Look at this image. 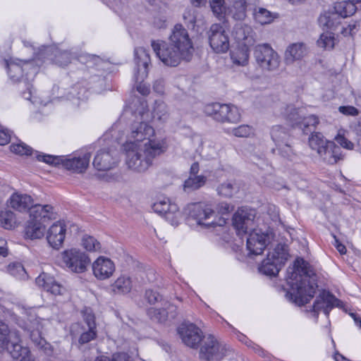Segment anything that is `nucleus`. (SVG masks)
I'll list each match as a JSON object with an SVG mask.
<instances>
[{"label":"nucleus","instance_id":"nucleus-7","mask_svg":"<svg viewBox=\"0 0 361 361\" xmlns=\"http://www.w3.org/2000/svg\"><path fill=\"white\" fill-rule=\"evenodd\" d=\"M254 56L257 63L264 71H274L279 66L280 57L268 44L257 45Z\"/></svg>","mask_w":361,"mask_h":361},{"label":"nucleus","instance_id":"nucleus-29","mask_svg":"<svg viewBox=\"0 0 361 361\" xmlns=\"http://www.w3.org/2000/svg\"><path fill=\"white\" fill-rule=\"evenodd\" d=\"M33 204V199L26 194L15 193L10 197L11 207L19 212H30V208Z\"/></svg>","mask_w":361,"mask_h":361},{"label":"nucleus","instance_id":"nucleus-48","mask_svg":"<svg viewBox=\"0 0 361 361\" xmlns=\"http://www.w3.org/2000/svg\"><path fill=\"white\" fill-rule=\"evenodd\" d=\"M232 134L238 137H248L254 135L255 130L250 125H240L236 128H233L231 130Z\"/></svg>","mask_w":361,"mask_h":361},{"label":"nucleus","instance_id":"nucleus-19","mask_svg":"<svg viewBox=\"0 0 361 361\" xmlns=\"http://www.w3.org/2000/svg\"><path fill=\"white\" fill-rule=\"evenodd\" d=\"M13 339L9 341L7 349L13 359L19 361H31L30 352L27 347L20 344L21 340L19 333H13Z\"/></svg>","mask_w":361,"mask_h":361},{"label":"nucleus","instance_id":"nucleus-24","mask_svg":"<svg viewBox=\"0 0 361 361\" xmlns=\"http://www.w3.org/2000/svg\"><path fill=\"white\" fill-rule=\"evenodd\" d=\"M42 321L44 319L35 317L28 319L24 326H20L27 333L34 344L37 346H43L44 343V340L41 336V330L43 326Z\"/></svg>","mask_w":361,"mask_h":361},{"label":"nucleus","instance_id":"nucleus-42","mask_svg":"<svg viewBox=\"0 0 361 361\" xmlns=\"http://www.w3.org/2000/svg\"><path fill=\"white\" fill-rule=\"evenodd\" d=\"M13 333H18V331L11 329L5 322L0 319V347L9 344V341L14 337L12 336Z\"/></svg>","mask_w":361,"mask_h":361},{"label":"nucleus","instance_id":"nucleus-58","mask_svg":"<svg viewBox=\"0 0 361 361\" xmlns=\"http://www.w3.org/2000/svg\"><path fill=\"white\" fill-rule=\"evenodd\" d=\"M97 336L96 329H88L87 331H84L79 338V343L80 344L87 343L90 341L94 340Z\"/></svg>","mask_w":361,"mask_h":361},{"label":"nucleus","instance_id":"nucleus-30","mask_svg":"<svg viewBox=\"0 0 361 361\" xmlns=\"http://www.w3.org/2000/svg\"><path fill=\"white\" fill-rule=\"evenodd\" d=\"M341 18L333 8L324 11L319 17L318 22L321 27L328 30H334L340 25Z\"/></svg>","mask_w":361,"mask_h":361},{"label":"nucleus","instance_id":"nucleus-45","mask_svg":"<svg viewBox=\"0 0 361 361\" xmlns=\"http://www.w3.org/2000/svg\"><path fill=\"white\" fill-rule=\"evenodd\" d=\"M254 17L255 20L261 25L270 23L274 19L272 13L263 8H259L258 10H255Z\"/></svg>","mask_w":361,"mask_h":361},{"label":"nucleus","instance_id":"nucleus-1","mask_svg":"<svg viewBox=\"0 0 361 361\" xmlns=\"http://www.w3.org/2000/svg\"><path fill=\"white\" fill-rule=\"evenodd\" d=\"M154 130L145 122L132 124L127 140L123 144L126 163L128 167L137 172H145L152 164L154 158L166 151L164 140H150Z\"/></svg>","mask_w":361,"mask_h":361},{"label":"nucleus","instance_id":"nucleus-64","mask_svg":"<svg viewBox=\"0 0 361 361\" xmlns=\"http://www.w3.org/2000/svg\"><path fill=\"white\" fill-rule=\"evenodd\" d=\"M267 212L270 215L272 221H277L279 220V212L276 206H269Z\"/></svg>","mask_w":361,"mask_h":361},{"label":"nucleus","instance_id":"nucleus-21","mask_svg":"<svg viewBox=\"0 0 361 361\" xmlns=\"http://www.w3.org/2000/svg\"><path fill=\"white\" fill-rule=\"evenodd\" d=\"M135 63L137 65V73L135 75L136 82L143 80L148 74V66L150 63V57L147 50L143 47H137L135 49Z\"/></svg>","mask_w":361,"mask_h":361},{"label":"nucleus","instance_id":"nucleus-31","mask_svg":"<svg viewBox=\"0 0 361 361\" xmlns=\"http://www.w3.org/2000/svg\"><path fill=\"white\" fill-rule=\"evenodd\" d=\"M250 49L248 47L238 45L231 53L232 62L237 66H245L249 61Z\"/></svg>","mask_w":361,"mask_h":361},{"label":"nucleus","instance_id":"nucleus-2","mask_svg":"<svg viewBox=\"0 0 361 361\" xmlns=\"http://www.w3.org/2000/svg\"><path fill=\"white\" fill-rule=\"evenodd\" d=\"M151 44L159 60L171 67L177 66L181 61H190L194 51L188 32L180 24L173 27L168 42L152 40Z\"/></svg>","mask_w":361,"mask_h":361},{"label":"nucleus","instance_id":"nucleus-57","mask_svg":"<svg viewBox=\"0 0 361 361\" xmlns=\"http://www.w3.org/2000/svg\"><path fill=\"white\" fill-rule=\"evenodd\" d=\"M83 318L85 323L86 324L87 329H96L97 325L95 322V317L90 309H86L83 312Z\"/></svg>","mask_w":361,"mask_h":361},{"label":"nucleus","instance_id":"nucleus-23","mask_svg":"<svg viewBox=\"0 0 361 361\" xmlns=\"http://www.w3.org/2000/svg\"><path fill=\"white\" fill-rule=\"evenodd\" d=\"M337 301L338 300L334 295L329 292L324 290L317 297L312 307V310L316 314L323 312L328 316Z\"/></svg>","mask_w":361,"mask_h":361},{"label":"nucleus","instance_id":"nucleus-17","mask_svg":"<svg viewBox=\"0 0 361 361\" xmlns=\"http://www.w3.org/2000/svg\"><path fill=\"white\" fill-rule=\"evenodd\" d=\"M92 268L94 276L100 281L111 277L116 269L114 262L104 256L99 257L92 263Z\"/></svg>","mask_w":361,"mask_h":361},{"label":"nucleus","instance_id":"nucleus-43","mask_svg":"<svg viewBox=\"0 0 361 361\" xmlns=\"http://www.w3.org/2000/svg\"><path fill=\"white\" fill-rule=\"evenodd\" d=\"M239 190V187L235 183L226 182L221 184L217 188L219 195L225 197H231Z\"/></svg>","mask_w":361,"mask_h":361},{"label":"nucleus","instance_id":"nucleus-13","mask_svg":"<svg viewBox=\"0 0 361 361\" xmlns=\"http://www.w3.org/2000/svg\"><path fill=\"white\" fill-rule=\"evenodd\" d=\"M255 212L247 207H241L234 214L233 225L238 235H245L248 230L252 229Z\"/></svg>","mask_w":361,"mask_h":361},{"label":"nucleus","instance_id":"nucleus-55","mask_svg":"<svg viewBox=\"0 0 361 361\" xmlns=\"http://www.w3.org/2000/svg\"><path fill=\"white\" fill-rule=\"evenodd\" d=\"M10 147L11 152L19 155H30L32 154V148L22 142L17 144L13 143Z\"/></svg>","mask_w":361,"mask_h":361},{"label":"nucleus","instance_id":"nucleus-56","mask_svg":"<svg viewBox=\"0 0 361 361\" xmlns=\"http://www.w3.org/2000/svg\"><path fill=\"white\" fill-rule=\"evenodd\" d=\"M209 4L215 15L220 16L226 12L225 0H209Z\"/></svg>","mask_w":361,"mask_h":361},{"label":"nucleus","instance_id":"nucleus-9","mask_svg":"<svg viewBox=\"0 0 361 361\" xmlns=\"http://www.w3.org/2000/svg\"><path fill=\"white\" fill-rule=\"evenodd\" d=\"M62 260L66 267L71 271L78 274L85 272L90 263L88 255L76 248L63 251Z\"/></svg>","mask_w":361,"mask_h":361},{"label":"nucleus","instance_id":"nucleus-41","mask_svg":"<svg viewBox=\"0 0 361 361\" xmlns=\"http://www.w3.org/2000/svg\"><path fill=\"white\" fill-rule=\"evenodd\" d=\"M153 118L161 123L166 122L169 114L166 104L161 100H156L152 111Z\"/></svg>","mask_w":361,"mask_h":361},{"label":"nucleus","instance_id":"nucleus-18","mask_svg":"<svg viewBox=\"0 0 361 361\" xmlns=\"http://www.w3.org/2000/svg\"><path fill=\"white\" fill-rule=\"evenodd\" d=\"M91 154L90 152H81L68 157H63L62 165L65 169L75 173H83L87 168Z\"/></svg>","mask_w":361,"mask_h":361},{"label":"nucleus","instance_id":"nucleus-33","mask_svg":"<svg viewBox=\"0 0 361 361\" xmlns=\"http://www.w3.org/2000/svg\"><path fill=\"white\" fill-rule=\"evenodd\" d=\"M45 226L42 222L30 219L25 227V234L30 239H39L44 236Z\"/></svg>","mask_w":361,"mask_h":361},{"label":"nucleus","instance_id":"nucleus-47","mask_svg":"<svg viewBox=\"0 0 361 361\" xmlns=\"http://www.w3.org/2000/svg\"><path fill=\"white\" fill-rule=\"evenodd\" d=\"M8 271L11 275L17 279H24L27 276L24 267L18 262L10 264L8 266Z\"/></svg>","mask_w":361,"mask_h":361},{"label":"nucleus","instance_id":"nucleus-38","mask_svg":"<svg viewBox=\"0 0 361 361\" xmlns=\"http://www.w3.org/2000/svg\"><path fill=\"white\" fill-rule=\"evenodd\" d=\"M272 152L288 161H293L296 157L291 140L276 145V147L272 149Z\"/></svg>","mask_w":361,"mask_h":361},{"label":"nucleus","instance_id":"nucleus-46","mask_svg":"<svg viewBox=\"0 0 361 361\" xmlns=\"http://www.w3.org/2000/svg\"><path fill=\"white\" fill-rule=\"evenodd\" d=\"M147 314L151 319L159 323L164 322L168 317V312L165 309L149 308Z\"/></svg>","mask_w":361,"mask_h":361},{"label":"nucleus","instance_id":"nucleus-62","mask_svg":"<svg viewBox=\"0 0 361 361\" xmlns=\"http://www.w3.org/2000/svg\"><path fill=\"white\" fill-rule=\"evenodd\" d=\"M145 297L150 304H154L161 299V295L157 292L152 290H147Z\"/></svg>","mask_w":361,"mask_h":361},{"label":"nucleus","instance_id":"nucleus-44","mask_svg":"<svg viewBox=\"0 0 361 361\" xmlns=\"http://www.w3.org/2000/svg\"><path fill=\"white\" fill-rule=\"evenodd\" d=\"M335 44L334 35L331 32H324L317 40V45L324 49H332Z\"/></svg>","mask_w":361,"mask_h":361},{"label":"nucleus","instance_id":"nucleus-27","mask_svg":"<svg viewBox=\"0 0 361 361\" xmlns=\"http://www.w3.org/2000/svg\"><path fill=\"white\" fill-rule=\"evenodd\" d=\"M318 155L328 164H335L343 159L341 147L333 141H330Z\"/></svg>","mask_w":361,"mask_h":361},{"label":"nucleus","instance_id":"nucleus-11","mask_svg":"<svg viewBox=\"0 0 361 361\" xmlns=\"http://www.w3.org/2000/svg\"><path fill=\"white\" fill-rule=\"evenodd\" d=\"M153 210L165 217L172 226H177L181 219V213L178 205L171 203L167 197L159 198L153 204Z\"/></svg>","mask_w":361,"mask_h":361},{"label":"nucleus","instance_id":"nucleus-22","mask_svg":"<svg viewBox=\"0 0 361 361\" xmlns=\"http://www.w3.org/2000/svg\"><path fill=\"white\" fill-rule=\"evenodd\" d=\"M66 226L64 223L58 221L54 223L47 231V240L54 249H59L65 239Z\"/></svg>","mask_w":361,"mask_h":361},{"label":"nucleus","instance_id":"nucleus-3","mask_svg":"<svg viewBox=\"0 0 361 361\" xmlns=\"http://www.w3.org/2000/svg\"><path fill=\"white\" fill-rule=\"evenodd\" d=\"M286 280L290 288L286 294L288 300L302 306L314 297L317 288V276L310 264L303 259H296L293 267L288 269Z\"/></svg>","mask_w":361,"mask_h":361},{"label":"nucleus","instance_id":"nucleus-60","mask_svg":"<svg viewBox=\"0 0 361 361\" xmlns=\"http://www.w3.org/2000/svg\"><path fill=\"white\" fill-rule=\"evenodd\" d=\"M359 26L360 25L358 22H352L348 25V27L343 29L342 34L345 36L353 35L357 31Z\"/></svg>","mask_w":361,"mask_h":361},{"label":"nucleus","instance_id":"nucleus-52","mask_svg":"<svg viewBox=\"0 0 361 361\" xmlns=\"http://www.w3.org/2000/svg\"><path fill=\"white\" fill-rule=\"evenodd\" d=\"M35 154L37 160L44 161L47 164L55 165L63 164V156H53L49 154H38L37 152H36Z\"/></svg>","mask_w":361,"mask_h":361},{"label":"nucleus","instance_id":"nucleus-50","mask_svg":"<svg viewBox=\"0 0 361 361\" xmlns=\"http://www.w3.org/2000/svg\"><path fill=\"white\" fill-rule=\"evenodd\" d=\"M319 123V118L315 115H310L308 116H302L300 122L298 124L300 128H301L305 133H307L306 132V129L310 127H315Z\"/></svg>","mask_w":361,"mask_h":361},{"label":"nucleus","instance_id":"nucleus-39","mask_svg":"<svg viewBox=\"0 0 361 361\" xmlns=\"http://www.w3.org/2000/svg\"><path fill=\"white\" fill-rule=\"evenodd\" d=\"M308 142L310 148L319 154L330 141L325 139L321 133L317 132L310 136Z\"/></svg>","mask_w":361,"mask_h":361},{"label":"nucleus","instance_id":"nucleus-40","mask_svg":"<svg viewBox=\"0 0 361 361\" xmlns=\"http://www.w3.org/2000/svg\"><path fill=\"white\" fill-rule=\"evenodd\" d=\"M207 182V177L203 175L189 176L184 182L183 189L185 192L198 190Z\"/></svg>","mask_w":361,"mask_h":361},{"label":"nucleus","instance_id":"nucleus-12","mask_svg":"<svg viewBox=\"0 0 361 361\" xmlns=\"http://www.w3.org/2000/svg\"><path fill=\"white\" fill-rule=\"evenodd\" d=\"M178 333L182 342L191 348H197L202 341V331L195 324L190 322H183L178 328Z\"/></svg>","mask_w":361,"mask_h":361},{"label":"nucleus","instance_id":"nucleus-34","mask_svg":"<svg viewBox=\"0 0 361 361\" xmlns=\"http://www.w3.org/2000/svg\"><path fill=\"white\" fill-rule=\"evenodd\" d=\"M332 8L338 14L341 18L351 16L357 10L356 6L350 0L336 2Z\"/></svg>","mask_w":361,"mask_h":361},{"label":"nucleus","instance_id":"nucleus-59","mask_svg":"<svg viewBox=\"0 0 361 361\" xmlns=\"http://www.w3.org/2000/svg\"><path fill=\"white\" fill-rule=\"evenodd\" d=\"M336 140L342 147L345 149H353L354 147V144L345 138L343 135H338L336 137Z\"/></svg>","mask_w":361,"mask_h":361},{"label":"nucleus","instance_id":"nucleus-51","mask_svg":"<svg viewBox=\"0 0 361 361\" xmlns=\"http://www.w3.org/2000/svg\"><path fill=\"white\" fill-rule=\"evenodd\" d=\"M14 223L15 215L11 211H5L0 214V224L4 228H11Z\"/></svg>","mask_w":361,"mask_h":361},{"label":"nucleus","instance_id":"nucleus-8","mask_svg":"<svg viewBox=\"0 0 361 361\" xmlns=\"http://www.w3.org/2000/svg\"><path fill=\"white\" fill-rule=\"evenodd\" d=\"M286 253L280 245L272 252H269L267 258L262 261L259 270L267 276H276L286 260Z\"/></svg>","mask_w":361,"mask_h":361},{"label":"nucleus","instance_id":"nucleus-10","mask_svg":"<svg viewBox=\"0 0 361 361\" xmlns=\"http://www.w3.org/2000/svg\"><path fill=\"white\" fill-rule=\"evenodd\" d=\"M34 63V61H25L23 63L6 61L7 73L13 81L25 79L29 82L33 80L39 70Z\"/></svg>","mask_w":361,"mask_h":361},{"label":"nucleus","instance_id":"nucleus-5","mask_svg":"<svg viewBox=\"0 0 361 361\" xmlns=\"http://www.w3.org/2000/svg\"><path fill=\"white\" fill-rule=\"evenodd\" d=\"M227 345L220 342L213 335L205 336L202 341L200 357L205 361H221L231 353Z\"/></svg>","mask_w":361,"mask_h":361},{"label":"nucleus","instance_id":"nucleus-14","mask_svg":"<svg viewBox=\"0 0 361 361\" xmlns=\"http://www.w3.org/2000/svg\"><path fill=\"white\" fill-rule=\"evenodd\" d=\"M209 44L216 53H225L229 49L228 36L219 24H213L208 32Z\"/></svg>","mask_w":361,"mask_h":361},{"label":"nucleus","instance_id":"nucleus-53","mask_svg":"<svg viewBox=\"0 0 361 361\" xmlns=\"http://www.w3.org/2000/svg\"><path fill=\"white\" fill-rule=\"evenodd\" d=\"M73 56L71 52L68 51H59L55 54L54 62L59 66H66L71 62Z\"/></svg>","mask_w":361,"mask_h":361},{"label":"nucleus","instance_id":"nucleus-61","mask_svg":"<svg viewBox=\"0 0 361 361\" xmlns=\"http://www.w3.org/2000/svg\"><path fill=\"white\" fill-rule=\"evenodd\" d=\"M338 111L347 116H357L359 111L353 106H341L338 108Z\"/></svg>","mask_w":361,"mask_h":361},{"label":"nucleus","instance_id":"nucleus-26","mask_svg":"<svg viewBox=\"0 0 361 361\" xmlns=\"http://www.w3.org/2000/svg\"><path fill=\"white\" fill-rule=\"evenodd\" d=\"M36 284L44 288V290L50 292L53 295H62L65 288L56 282L54 277L46 273L39 274L35 279Z\"/></svg>","mask_w":361,"mask_h":361},{"label":"nucleus","instance_id":"nucleus-35","mask_svg":"<svg viewBox=\"0 0 361 361\" xmlns=\"http://www.w3.org/2000/svg\"><path fill=\"white\" fill-rule=\"evenodd\" d=\"M306 54V47L303 43H294L286 51V60L293 61L301 59Z\"/></svg>","mask_w":361,"mask_h":361},{"label":"nucleus","instance_id":"nucleus-63","mask_svg":"<svg viewBox=\"0 0 361 361\" xmlns=\"http://www.w3.org/2000/svg\"><path fill=\"white\" fill-rule=\"evenodd\" d=\"M11 140V135L7 130L0 128V145H5Z\"/></svg>","mask_w":361,"mask_h":361},{"label":"nucleus","instance_id":"nucleus-15","mask_svg":"<svg viewBox=\"0 0 361 361\" xmlns=\"http://www.w3.org/2000/svg\"><path fill=\"white\" fill-rule=\"evenodd\" d=\"M270 242L269 235L259 230H253L247 238V249L250 255H261Z\"/></svg>","mask_w":361,"mask_h":361},{"label":"nucleus","instance_id":"nucleus-16","mask_svg":"<svg viewBox=\"0 0 361 361\" xmlns=\"http://www.w3.org/2000/svg\"><path fill=\"white\" fill-rule=\"evenodd\" d=\"M118 152L114 149H102L97 152L93 160V165L98 171H107L118 163Z\"/></svg>","mask_w":361,"mask_h":361},{"label":"nucleus","instance_id":"nucleus-49","mask_svg":"<svg viewBox=\"0 0 361 361\" xmlns=\"http://www.w3.org/2000/svg\"><path fill=\"white\" fill-rule=\"evenodd\" d=\"M82 245L87 251H97L101 248L100 243L90 235H85L82 238Z\"/></svg>","mask_w":361,"mask_h":361},{"label":"nucleus","instance_id":"nucleus-6","mask_svg":"<svg viewBox=\"0 0 361 361\" xmlns=\"http://www.w3.org/2000/svg\"><path fill=\"white\" fill-rule=\"evenodd\" d=\"M204 113L221 123H235L240 120V113L237 106L218 102L208 104L204 106Z\"/></svg>","mask_w":361,"mask_h":361},{"label":"nucleus","instance_id":"nucleus-36","mask_svg":"<svg viewBox=\"0 0 361 361\" xmlns=\"http://www.w3.org/2000/svg\"><path fill=\"white\" fill-rule=\"evenodd\" d=\"M270 135L275 145L291 140L288 130L279 125L274 126L271 128Z\"/></svg>","mask_w":361,"mask_h":361},{"label":"nucleus","instance_id":"nucleus-28","mask_svg":"<svg viewBox=\"0 0 361 361\" xmlns=\"http://www.w3.org/2000/svg\"><path fill=\"white\" fill-rule=\"evenodd\" d=\"M54 208L49 204H33L30 208V218L36 221L45 222L54 218Z\"/></svg>","mask_w":361,"mask_h":361},{"label":"nucleus","instance_id":"nucleus-54","mask_svg":"<svg viewBox=\"0 0 361 361\" xmlns=\"http://www.w3.org/2000/svg\"><path fill=\"white\" fill-rule=\"evenodd\" d=\"M96 361H133L131 357L126 353H116L113 354L111 358L106 356H100Z\"/></svg>","mask_w":361,"mask_h":361},{"label":"nucleus","instance_id":"nucleus-32","mask_svg":"<svg viewBox=\"0 0 361 361\" xmlns=\"http://www.w3.org/2000/svg\"><path fill=\"white\" fill-rule=\"evenodd\" d=\"M133 287L131 279L128 276H119L111 285V289L114 294L125 295L131 291Z\"/></svg>","mask_w":361,"mask_h":361},{"label":"nucleus","instance_id":"nucleus-20","mask_svg":"<svg viewBox=\"0 0 361 361\" xmlns=\"http://www.w3.org/2000/svg\"><path fill=\"white\" fill-rule=\"evenodd\" d=\"M255 35L250 25L242 23H236L233 30V37L241 46H252L255 42Z\"/></svg>","mask_w":361,"mask_h":361},{"label":"nucleus","instance_id":"nucleus-25","mask_svg":"<svg viewBox=\"0 0 361 361\" xmlns=\"http://www.w3.org/2000/svg\"><path fill=\"white\" fill-rule=\"evenodd\" d=\"M274 114L290 121L293 125L298 126L303 115V109H296L291 104H282L275 110Z\"/></svg>","mask_w":361,"mask_h":361},{"label":"nucleus","instance_id":"nucleus-37","mask_svg":"<svg viewBox=\"0 0 361 361\" xmlns=\"http://www.w3.org/2000/svg\"><path fill=\"white\" fill-rule=\"evenodd\" d=\"M231 6L229 8V14L237 20H242L246 16L245 0H231Z\"/></svg>","mask_w":361,"mask_h":361},{"label":"nucleus","instance_id":"nucleus-4","mask_svg":"<svg viewBox=\"0 0 361 361\" xmlns=\"http://www.w3.org/2000/svg\"><path fill=\"white\" fill-rule=\"evenodd\" d=\"M185 211L191 219L196 221L197 225L205 228L215 227L216 226H223L226 224V221L223 218H219L218 221H210L215 213L213 209L205 203L194 202L189 204Z\"/></svg>","mask_w":361,"mask_h":361}]
</instances>
